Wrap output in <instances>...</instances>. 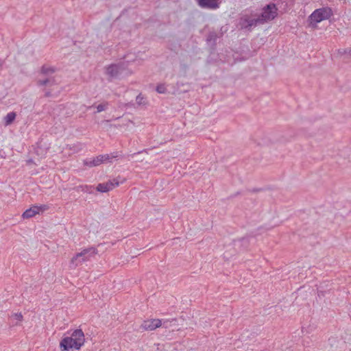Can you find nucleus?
<instances>
[{
  "label": "nucleus",
  "instance_id": "9d476101",
  "mask_svg": "<svg viewBox=\"0 0 351 351\" xmlns=\"http://www.w3.org/2000/svg\"><path fill=\"white\" fill-rule=\"evenodd\" d=\"M39 212V208L37 206H34L29 209H27L22 215V217L25 219H29L35 216Z\"/></svg>",
  "mask_w": 351,
  "mask_h": 351
},
{
  "label": "nucleus",
  "instance_id": "9b49d317",
  "mask_svg": "<svg viewBox=\"0 0 351 351\" xmlns=\"http://www.w3.org/2000/svg\"><path fill=\"white\" fill-rule=\"evenodd\" d=\"M16 114L14 112H10L3 118L5 126L11 125L15 120Z\"/></svg>",
  "mask_w": 351,
  "mask_h": 351
},
{
  "label": "nucleus",
  "instance_id": "aec40b11",
  "mask_svg": "<svg viewBox=\"0 0 351 351\" xmlns=\"http://www.w3.org/2000/svg\"><path fill=\"white\" fill-rule=\"evenodd\" d=\"M91 187L90 186H88L87 185H80V186H78L76 187V191H82V192H86V193H90V189Z\"/></svg>",
  "mask_w": 351,
  "mask_h": 351
},
{
  "label": "nucleus",
  "instance_id": "b1692460",
  "mask_svg": "<svg viewBox=\"0 0 351 351\" xmlns=\"http://www.w3.org/2000/svg\"><path fill=\"white\" fill-rule=\"evenodd\" d=\"M258 144L261 145H265L266 143L265 142H263V143H258Z\"/></svg>",
  "mask_w": 351,
  "mask_h": 351
},
{
  "label": "nucleus",
  "instance_id": "1a4fd4ad",
  "mask_svg": "<svg viewBox=\"0 0 351 351\" xmlns=\"http://www.w3.org/2000/svg\"><path fill=\"white\" fill-rule=\"evenodd\" d=\"M218 0H199V5L202 8L215 9L218 8Z\"/></svg>",
  "mask_w": 351,
  "mask_h": 351
},
{
  "label": "nucleus",
  "instance_id": "4be33fe9",
  "mask_svg": "<svg viewBox=\"0 0 351 351\" xmlns=\"http://www.w3.org/2000/svg\"><path fill=\"white\" fill-rule=\"evenodd\" d=\"M136 101L138 105L144 104V97L142 96L141 94L137 95L136 98Z\"/></svg>",
  "mask_w": 351,
  "mask_h": 351
},
{
  "label": "nucleus",
  "instance_id": "f3484780",
  "mask_svg": "<svg viewBox=\"0 0 351 351\" xmlns=\"http://www.w3.org/2000/svg\"><path fill=\"white\" fill-rule=\"evenodd\" d=\"M106 184H108L107 187L109 188V191H110L116 186H118L119 185V182L117 180V179H113L108 181Z\"/></svg>",
  "mask_w": 351,
  "mask_h": 351
},
{
  "label": "nucleus",
  "instance_id": "6ab92c4d",
  "mask_svg": "<svg viewBox=\"0 0 351 351\" xmlns=\"http://www.w3.org/2000/svg\"><path fill=\"white\" fill-rule=\"evenodd\" d=\"M109 106V103L108 101H104L97 106V112H101L104 110H106Z\"/></svg>",
  "mask_w": 351,
  "mask_h": 351
},
{
  "label": "nucleus",
  "instance_id": "423d86ee",
  "mask_svg": "<svg viewBox=\"0 0 351 351\" xmlns=\"http://www.w3.org/2000/svg\"><path fill=\"white\" fill-rule=\"evenodd\" d=\"M125 64L121 62L108 66L106 69V73L112 78L119 77L125 70Z\"/></svg>",
  "mask_w": 351,
  "mask_h": 351
},
{
  "label": "nucleus",
  "instance_id": "39448f33",
  "mask_svg": "<svg viewBox=\"0 0 351 351\" xmlns=\"http://www.w3.org/2000/svg\"><path fill=\"white\" fill-rule=\"evenodd\" d=\"M258 21V18H252L249 15H244L240 18L239 25L241 29L251 31L252 27L260 24Z\"/></svg>",
  "mask_w": 351,
  "mask_h": 351
},
{
  "label": "nucleus",
  "instance_id": "6e6552de",
  "mask_svg": "<svg viewBox=\"0 0 351 351\" xmlns=\"http://www.w3.org/2000/svg\"><path fill=\"white\" fill-rule=\"evenodd\" d=\"M161 324L162 322L160 319H154L144 321L141 327L145 330H154L160 327Z\"/></svg>",
  "mask_w": 351,
  "mask_h": 351
},
{
  "label": "nucleus",
  "instance_id": "a211bd4d",
  "mask_svg": "<svg viewBox=\"0 0 351 351\" xmlns=\"http://www.w3.org/2000/svg\"><path fill=\"white\" fill-rule=\"evenodd\" d=\"M108 184L105 183H100L97 186V191L101 193H106L109 191V188L107 187Z\"/></svg>",
  "mask_w": 351,
  "mask_h": 351
},
{
  "label": "nucleus",
  "instance_id": "393cba45",
  "mask_svg": "<svg viewBox=\"0 0 351 351\" xmlns=\"http://www.w3.org/2000/svg\"><path fill=\"white\" fill-rule=\"evenodd\" d=\"M32 162V160H29L27 161V162Z\"/></svg>",
  "mask_w": 351,
  "mask_h": 351
},
{
  "label": "nucleus",
  "instance_id": "5701e85b",
  "mask_svg": "<svg viewBox=\"0 0 351 351\" xmlns=\"http://www.w3.org/2000/svg\"><path fill=\"white\" fill-rule=\"evenodd\" d=\"M51 95V92H50V91H46V92H45V96L46 97H49Z\"/></svg>",
  "mask_w": 351,
  "mask_h": 351
},
{
  "label": "nucleus",
  "instance_id": "7ed1b4c3",
  "mask_svg": "<svg viewBox=\"0 0 351 351\" xmlns=\"http://www.w3.org/2000/svg\"><path fill=\"white\" fill-rule=\"evenodd\" d=\"M332 14V9L328 7L316 9L309 16L311 25L315 26L317 23L328 19Z\"/></svg>",
  "mask_w": 351,
  "mask_h": 351
},
{
  "label": "nucleus",
  "instance_id": "0eeeda50",
  "mask_svg": "<svg viewBox=\"0 0 351 351\" xmlns=\"http://www.w3.org/2000/svg\"><path fill=\"white\" fill-rule=\"evenodd\" d=\"M110 156L108 154L99 155L92 160H86L84 161V165L90 167H96L104 161L110 160Z\"/></svg>",
  "mask_w": 351,
  "mask_h": 351
},
{
  "label": "nucleus",
  "instance_id": "ddd939ff",
  "mask_svg": "<svg viewBox=\"0 0 351 351\" xmlns=\"http://www.w3.org/2000/svg\"><path fill=\"white\" fill-rule=\"evenodd\" d=\"M48 84H50L51 85L56 84V80L54 78H46L45 80H40L37 82V84L40 86H47Z\"/></svg>",
  "mask_w": 351,
  "mask_h": 351
},
{
  "label": "nucleus",
  "instance_id": "4468645a",
  "mask_svg": "<svg viewBox=\"0 0 351 351\" xmlns=\"http://www.w3.org/2000/svg\"><path fill=\"white\" fill-rule=\"evenodd\" d=\"M10 319H15L17 322L14 324L15 325H20V323L23 321V317L21 313H12Z\"/></svg>",
  "mask_w": 351,
  "mask_h": 351
},
{
  "label": "nucleus",
  "instance_id": "dca6fc26",
  "mask_svg": "<svg viewBox=\"0 0 351 351\" xmlns=\"http://www.w3.org/2000/svg\"><path fill=\"white\" fill-rule=\"evenodd\" d=\"M338 54L340 56H346L347 58H351V49H339Z\"/></svg>",
  "mask_w": 351,
  "mask_h": 351
},
{
  "label": "nucleus",
  "instance_id": "2eb2a0df",
  "mask_svg": "<svg viewBox=\"0 0 351 351\" xmlns=\"http://www.w3.org/2000/svg\"><path fill=\"white\" fill-rule=\"evenodd\" d=\"M217 38V33L215 32H210L206 38L208 43H213V45H216Z\"/></svg>",
  "mask_w": 351,
  "mask_h": 351
},
{
  "label": "nucleus",
  "instance_id": "f03ea898",
  "mask_svg": "<svg viewBox=\"0 0 351 351\" xmlns=\"http://www.w3.org/2000/svg\"><path fill=\"white\" fill-rule=\"evenodd\" d=\"M97 254V250L94 247L84 249L82 252L77 253L71 260L69 267L75 269L83 262L88 261L90 258Z\"/></svg>",
  "mask_w": 351,
  "mask_h": 351
},
{
  "label": "nucleus",
  "instance_id": "20e7f679",
  "mask_svg": "<svg viewBox=\"0 0 351 351\" xmlns=\"http://www.w3.org/2000/svg\"><path fill=\"white\" fill-rule=\"evenodd\" d=\"M277 8L274 3L267 5L263 9L261 14L257 17L259 23L263 24L267 21L273 20L277 16Z\"/></svg>",
  "mask_w": 351,
  "mask_h": 351
},
{
  "label": "nucleus",
  "instance_id": "412c9836",
  "mask_svg": "<svg viewBox=\"0 0 351 351\" xmlns=\"http://www.w3.org/2000/svg\"><path fill=\"white\" fill-rule=\"evenodd\" d=\"M156 90L158 93H165L167 91V88L164 84H158Z\"/></svg>",
  "mask_w": 351,
  "mask_h": 351
},
{
  "label": "nucleus",
  "instance_id": "f257e3e1",
  "mask_svg": "<svg viewBox=\"0 0 351 351\" xmlns=\"http://www.w3.org/2000/svg\"><path fill=\"white\" fill-rule=\"evenodd\" d=\"M84 334L81 329L75 330L70 337H64L60 343L62 351L79 350L84 343Z\"/></svg>",
  "mask_w": 351,
  "mask_h": 351
},
{
  "label": "nucleus",
  "instance_id": "f8f14e48",
  "mask_svg": "<svg viewBox=\"0 0 351 351\" xmlns=\"http://www.w3.org/2000/svg\"><path fill=\"white\" fill-rule=\"evenodd\" d=\"M55 72H56V68L55 67L47 66L46 65H43L41 67V69H40V73L43 74V75H46L53 74Z\"/></svg>",
  "mask_w": 351,
  "mask_h": 351
}]
</instances>
